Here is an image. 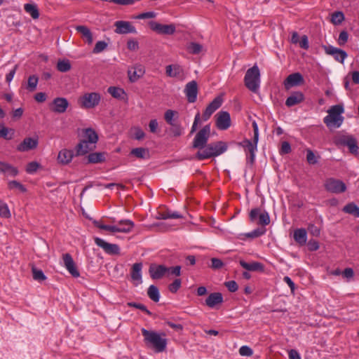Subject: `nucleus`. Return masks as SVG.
<instances>
[{
  "label": "nucleus",
  "mask_w": 359,
  "mask_h": 359,
  "mask_svg": "<svg viewBox=\"0 0 359 359\" xmlns=\"http://www.w3.org/2000/svg\"><path fill=\"white\" fill-rule=\"evenodd\" d=\"M141 332L145 343L151 344L156 352L160 353L165 350L167 339L165 333L159 334L154 331L147 330L145 328H142Z\"/></svg>",
  "instance_id": "obj_1"
},
{
  "label": "nucleus",
  "mask_w": 359,
  "mask_h": 359,
  "mask_svg": "<svg viewBox=\"0 0 359 359\" xmlns=\"http://www.w3.org/2000/svg\"><path fill=\"white\" fill-rule=\"evenodd\" d=\"M244 83L246 88L252 93L258 92L260 86V72L257 65H255L247 70Z\"/></svg>",
  "instance_id": "obj_2"
},
{
  "label": "nucleus",
  "mask_w": 359,
  "mask_h": 359,
  "mask_svg": "<svg viewBox=\"0 0 359 359\" xmlns=\"http://www.w3.org/2000/svg\"><path fill=\"white\" fill-rule=\"evenodd\" d=\"M327 112L328 115L323 119L324 123L329 128H339L344 121V118L341 116L344 112L343 107L339 104L332 106Z\"/></svg>",
  "instance_id": "obj_3"
},
{
  "label": "nucleus",
  "mask_w": 359,
  "mask_h": 359,
  "mask_svg": "<svg viewBox=\"0 0 359 359\" xmlns=\"http://www.w3.org/2000/svg\"><path fill=\"white\" fill-rule=\"evenodd\" d=\"M210 136V126L206 125L201 128L196 135L192 147L202 149L207 145L208 140Z\"/></svg>",
  "instance_id": "obj_4"
},
{
  "label": "nucleus",
  "mask_w": 359,
  "mask_h": 359,
  "mask_svg": "<svg viewBox=\"0 0 359 359\" xmlns=\"http://www.w3.org/2000/svg\"><path fill=\"white\" fill-rule=\"evenodd\" d=\"M100 95L97 93H85L80 98V105L83 108L91 109L98 105L100 102Z\"/></svg>",
  "instance_id": "obj_5"
},
{
  "label": "nucleus",
  "mask_w": 359,
  "mask_h": 359,
  "mask_svg": "<svg viewBox=\"0 0 359 359\" xmlns=\"http://www.w3.org/2000/svg\"><path fill=\"white\" fill-rule=\"evenodd\" d=\"M324 187L326 191L334 194L343 193L346 190V184L342 181L334 178L326 180Z\"/></svg>",
  "instance_id": "obj_6"
},
{
  "label": "nucleus",
  "mask_w": 359,
  "mask_h": 359,
  "mask_svg": "<svg viewBox=\"0 0 359 359\" xmlns=\"http://www.w3.org/2000/svg\"><path fill=\"white\" fill-rule=\"evenodd\" d=\"M95 244L101 248L107 254L111 255H118L120 254V248L117 244H112L106 242L102 238H95Z\"/></svg>",
  "instance_id": "obj_7"
},
{
  "label": "nucleus",
  "mask_w": 359,
  "mask_h": 359,
  "mask_svg": "<svg viewBox=\"0 0 359 359\" xmlns=\"http://www.w3.org/2000/svg\"><path fill=\"white\" fill-rule=\"evenodd\" d=\"M151 29L160 34H173L175 32L176 27L173 24L162 25L155 21L149 22Z\"/></svg>",
  "instance_id": "obj_8"
},
{
  "label": "nucleus",
  "mask_w": 359,
  "mask_h": 359,
  "mask_svg": "<svg viewBox=\"0 0 359 359\" xmlns=\"http://www.w3.org/2000/svg\"><path fill=\"white\" fill-rule=\"evenodd\" d=\"M216 126L218 129L224 130L231 126L230 114L227 111H222L216 114Z\"/></svg>",
  "instance_id": "obj_9"
},
{
  "label": "nucleus",
  "mask_w": 359,
  "mask_h": 359,
  "mask_svg": "<svg viewBox=\"0 0 359 359\" xmlns=\"http://www.w3.org/2000/svg\"><path fill=\"white\" fill-rule=\"evenodd\" d=\"M69 104V102L66 98L56 97L53 100L50 109L55 113L62 114L67 111Z\"/></svg>",
  "instance_id": "obj_10"
},
{
  "label": "nucleus",
  "mask_w": 359,
  "mask_h": 359,
  "mask_svg": "<svg viewBox=\"0 0 359 359\" xmlns=\"http://www.w3.org/2000/svg\"><path fill=\"white\" fill-rule=\"evenodd\" d=\"M62 259L64 266L69 273L74 278H78L80 276L79 271L77 269L76 264L73 260L72 257L69 253L62 255Z\"/></svg>",
  "instance_id": "obj_11"
},
{
  "label": "nucleus",
  "mask_w": 359,
  "mask_h": 359,
  "mask_svg": "<svg viewBox=\"0 0 359 359\" xmlns=\"http://www.w3.org/2000/svg\"><path fill=\"white\" fill-rule=\"evenodd\" d=\"M323 48L326 54L333 56L335 60L341 63H344V60L347 57V53L341 49L332 46H323Z\"/></svg>",
  "instance_id": "obj_12"
},
{
  "label": "nucleus",
  "mask_w": 359,
  "mask_h": 359,
  "mask_svg": "<svg viewBox=\"0 0 359 359\" xmlns=\"http://www.w3.org/2000/svg\"><path fill=\"white\" fill-rule=\"evenodd\" d=\"M184 93L189 102H195L198 95V85L196 81H191L187 83L184 88Z\"/></svg>",
  "instance_id": "obj_13"
},
{
  "label": "nucleus",
  "mask_w": 359,
  "mask_h": 359,
  "mask_svg": "<svg viewBox=\"0 0 359 359\" xmlns=\"http://www.w3.org/2000/svg\"><path fill=\"white\" fill-rule=\"evenodd\" d=\"M39 144L38 138L26 137L23 141L17 146L16 149L20 152L28 151L34 149Z\"/></svg>",
  "instance_id": "obj_14"
},
{
  "label": "nucleus",
  "mask_w": 359,
  "mask_h": 359,
  "mask_svg": "<svg viewBox=\"0 0 359 359\" xmlns=\"http://www.w3.org/2000/svg\"><path fill=\"white\" fill-rule=\"evenodd\" d=\"M114 25L116 27L115 32L116 34H126L136 32L135 27L128 21H116Z\"/></svg>",
  "instance_id": "obj_15"
},
{
  "label": "nucleus",
  "mask_w": 359,
  "mask_h": 359,
  "mask_svg": "<svg viewBox=\"0 0 359 359\" xmlns=\"http://www.w3.org/2000/svg\"><path fill=\"white\" fill-rule=\"evenodd\" d=\"M169 271V269L164 265H155L151 264L149 267V272L150 276L154 280H158L163 278L167 272Z\"/></svg>",
  "instance_id": "obj_16"
},
{
  "label": "nucleus",
  "mask_w": 359,
  "mask_h": 359,
  "mask_svg": "<svg viewBox=\"0 0 359 359\" xmlns=\"http://www.w3.org/2000/svg\"><path fill=\"white\" fill-rule=\"evenodd\" d=\"M222 103V99L219 97H216L206 107L205 109L203 118L204 121H207L211 116V115L220 107Z\"/></svg>",
  "instance_id": "obj_17"
},
{
  "label": "nucleus",
  "mask_w": 359,
  "mask_h": 359,
  "mask_svg": "<svg viewBox=\"0 0 359 359\" xmlns=\"http://www.w3.org/2000/svg\"><path fill=\"white\" fill-rule=\"evenodd\" d=\"M166 75L169 77L177 78L182 80L184 78L183 68L177 64L170 65L165 67Z\"/></svg>",
  "instance_id": "obj_18"
},
{
  "label": "nucleus",
  "mask_w": 359,
  "mask_h": 359,
  "mask_svg": "<svg viewBox=\"0 0 359 359\" xmlns=\"http://www.w3.org/2000/svg\"><path fill=\"white\" fill-rule=\"evenodd\" d=\"M304 83V78L300 73H293L290 74L284 81V86L286 89L297 86Z\"/></svg>",
  "instance_id": "obj_19"
},
{
  "label": "nucleus",
  "mask_w": 359,
  "mask_h": 359,
  "mask_svg": "<svg viewBox=\"0 0 359 359\" xmlns=\"http://www.w3.org/2000/svg\"><path fill=\"white\" fill-rule=\"evenodd\" d=\"M337 143L347 146L352 154H357L358 147L356 140L352 136H343L337 140Z\"/></svg>",
  "instance_id": "obj_20"
},
{
  "label": "nucleus",
  "mask_w": 359,
  "mask_h": 359,
  "mask_svg": "<svg viewBox=\"0 0 359 359\" xmlns=\"http://www.w3.org/2000/svg\"><path fill=\"white\" fill-rule=\"evenodd\" d=\"M145 70L142 65H135L130 68L128 71V78L131 82L137 81L140 78L143 76Z\"/></svg>",
  "instance_id": "obj_21"
},
{
  "label": "nucleus",
  "mask_w": 359,
  "mask_h": 359,
  "mask_svg": "<svg viewBox=\"0 0 359 359\" xmlns=\"http://www.w3.org/2000/svg\"><path fill=\"white\" fill-rule=\"evenodd\" d=\"M257 142L253 138V141L245 139L243 142L239 143V145L245 149V151H248L250 156V163H253L255 157V151H257Z\"/></svg>",
  "instance_id": "obj_22"
},
{
  "label": "nucleus",
  "mask_w": 359,
  "mask_h": 359,
  "mask_svg": "<svg viewBox=\"0 0 359 359\" xmlns=\"http://www.w3.org/2000/svg\"><path fill=\"white\" fill-rule=\"evenodd\" d=\"M142 264L141 262L135 263L131 268L130 277L135 285L142 283Z\"/></svg>",
  "instance_id": "obj_23"
},
{
  "label": "nucleus",
  "mask_w": 359,
  "mask_h": 359,
  "mask_svg": "<svg viewBox=\"0 0 359 359\" xmlns=\"http://www.w3.org/2000/svg\"><path fill=\"white\" fill-rule=\"evenodd\" d=\"M207 146L208 147V150L212 154V157L217 156L223 154L227 149L226 143L222 141L212 142L207 144Z\"/></svg>",
  "instance_id": "obj_24"
},
{
  "label": "nucleus",
  "mask_w": 359,
  "mask_h": 359,
  "mask_svg": "<svg viewBox=\"0 0 359 359\" xmlns=\"http://www.w3.org/2000/svg\"><path fill=\"white\" fill-rule=\"evenodd\" d=\"M304 100V94L300 91H295L287 98L285 105L288 107L294 106L302 102Z\"/></svg>",
  "instance_id": "obj_25"
},
{
  "label": "nucleus",
  "mask_w": 359,
  "mask_h": 359,
  "mask_svg": "<svg viewBox=\"0 0 359 359\" xmlns=\"http://www.w3.org/2000/svg\"><path fill=\"white\" fill-rule=\"evenodd\" d=\"M223 296L220 292H213L205 299V304L210 308H214L223 302Z\"/></svg>",
  "instance_id": "obj_26"
},
{
  "label": "nucleus",
  "mask_w": 359,
  "mask_h": 359,
  "mask_svg": "<svg viewBox=\"0 0 359 359\" xmlns=\"http://www.w3.org/2000/svg\"><path fill=\"white\" fill-rule=\"evenodd\" d=\"M76 30L81 34V38L88 43L91 44L93 41V34L90 29L85 25H78Z\"/></svg>",
  "instance_id": "obj_27"
},
{
  "label": "nucleus",
  "mask_w": 359,
  "mask_h": 359,
  "mask_svg": "<svg viewBox=\"0 0 359 359\" xmlns=\"http://www.w3.org/2000/svg\"><path fill=\"white\" fill-rule=\"evenodd\" d=\"M74 156V151L72 150L63 149L59 151L57 156L58 163L62 165L69 163Z\"/></svg>",
  "instance_id": "obj_28"
},
{
  "label": "nucleus",
  "mask_w": 359,
  "mask_h": 359,
  "mask_svg": "<svg viewBox=\"0 0 359 359\" xmlns=\"http://www.w3.org/2000/svg\"><path fill=\"white\" fill-rule=\"evenodd\" d=\"M0 173L7 176L15 177L18 174L17 168L12 165L0 161Z\"/></svg>",
  "instance_id": "obj_29"
},
{
  "label": "nucleus",
  "mask_w": 359,
  "mask_h": 359,
  "mask_svg": "<svg viewBox=\"0 0 359 359\" xmlns=\"http://www.w3.org/2000/svg\"><path fill=\"white\" fill-rule=\"evenodd\" d=\"M93 149L92 144L87 142L86 140H81L76 147V156H83L88 153L89 151Z\"/></svg>",
  "instance_id": "obj_30"
},
{
  "label": "nucleus",
  "mask_w": 359,
  "mask_h": 359,
  "mask_svg": "<svg viewBox=\"0 0 359 359\" xmlns=\"http://www.w3.org/2000/svg\"><path fill=\"white\" fill-rule=\"evenodd\" d=\"M240 264L243 268L248 271L261 272L264 271V264L258 262H252L250 263H248L243 260H241Z\"/></svg>",
  "instance_id": "obj_31"
},
{
  "label": "nucleus",
  "mask_w": 359,
  "mask_h": 359,
  "mask_svg": "<svg viewBox=\"0 0 359 359\" xmlns=\"http://www.w3.org/2000/svg\"><path fill=\"white\" fill-rule=\"evenodd\" d=\"M106 153L95 152L90 153L87 156V163H99L105 161Z\"/></svg>",
  "instance_id": "obj_32"
},
{
  "label": "nucleus",
  "mask_w": 359,
  "mask_h": 359,
  "mask_svg": "<svg viewBox=\"0 0 359 359\" xmlns=\"http://www.w3.org/2000/svg\"><path fill=\"white\" fill-rule=\"evenodd\" d=\"M107 91L114 98L121 100H125L127 99V95L126 92L121 88L111 86L108 88Z\"/></svg>",
  "instance_id": "obj_33"
},
{
  "label": "nucleus",
  "mask_w": 359,
  "mask_h": 359,
  "mask_svg": "<svg viewBox=\"0 0 359 359\" xmlns=\"http://www.w3.org/2000/svg\"><path fill=\"white\" fill-rule=\"evenodd\" d=\"M130 154L140 159H148L150 157L149 149L143 147L133 149Z\"/></svg>",
  "instance_id": "obj_34"
},
{
  "label": "nucleus",
  "mask_w": 359,
  "mask_h": 359,
  "mask_svg": "<svg viewBox=\"0 0 359 359\" xmlns=\"http://www.w3.org/2000/svg\"><path fill=\"white\" fill-rule=\"evenodd\" d=\"M118 229L120 231H118V232L121 233H128L131 231L133 228L134 227L135 224L133 222L129 219H123L118 222Z\"/></svg>",
  "instance_id": "obj_35"
},
{
  "label": "nucleus",
  "mask_w": 359,
  "mask_h": 359,
  "mask_svg": "<svg viewBox=\"0 0 359 359\" xmlns=\"http://www.w3.org/2000/svg\"><path fill=\"white\" fill-rule=\"evenodd\" d=\"M306 231L304 229H298L294 232V239L301 245H304L306 243Z\"/></svg>",
  "instance_id": "obj_36"
},
{
  "label": "nucleus",
  "mask_w": 359,
  "mask_h": 359,
  "mask_svg": "<svg viewBox=\"0 0 359 359\" xmlns=\"http://www.w3.org/2000/svg\"><path fill=\"white\" fill-rule=\"evenodd\" d=\"M342 210L349 215H353L355 217H359V207L354 203H349L346 205Z\"/></svg>",
  "instance_id": "obj_37"
},
{
  "label": "nucleus",
  "mask_w": 359,
  "mask_h": 359,
  "mask_svg": "<svg viewBox=\"0 0 359 359\" xmlns=\"http://www.w3.org/2000/svg\"><path fill=\"white\" fill-rule=\"evenodd\" d=\"M177 118L178 112L172 109H168L164 114L165 121L170 126L175 124V121Z\"/></svg>",
  "instance_id": "obj_38"
},
{
  "label": "nucleus",
  "mask_w": 359,
  "mask_h": 359,
  "mask_svg": "<svg viewBox=\"0 0 359 359\" xmlns=\"http://www.w3.org/2000/svg\"><path fill=\"white\" fill-rule=\"evenodd\" d=\"M90 144H95L98 140L97 134L91 128H87L85 130L84 139Z\"/></svg>",
  "instance_id": "obj_39"
},
{
  "label": "nucleus",
  "mask_w": 359,
  "mask_h": 359,
  "mask_svg": "<svg viewBox=\"0 0 359 359\" xmlns=\"http://www.w3.org/2000/svg\"><path fill=\"white\" fill-rule=\"evenodd\" d=\"M25 11L29 13L33 19H38L39 12L36 5L32 4H26L24 6Z\"/></svg>",
  "instance_id": "obj_40"
},
{
  "label": "nucleus",
  "mask_w": 359,
  "mask_h": 359,
  "mask_svg": "<svg viewBox=\"0 0 359 359\" xmlns=\"http://www.w3.org/2000/svg\"><path fill=\"white\" fill-rule=\"evenodd\" d=\"M72 68L71 63L69 60H59L57 63V69L60 72H67Z\"/></svg>",
  "instance_id": "obj_41"
},
{
  "label": "nucleus",
  "mask_w": 359,
  "mask_h": 359,
  "mask_svg": "<svg viewBox=\"0 0 359 359\" xmlns=\"http://www.w3.org/2000/svg\"><path fill=\"white\" fill-rule=\"evenodd\" d=\"M182 216L177 212H170L169 210L163 212H160L157 219H179Z\"/></svg>",
  "instance_id": "obj_42"
},
{
  "label": "nucleus",
  "mask_w": 359,
  "mask_h": 359,
  "mask_svg": "<svg viewBox=\"0 0 359 359\" xmlns=\"http://www.w3.org/2000/svg\"><path fill=\"white\" fill-rule=\"evenodd\" d=\"M147 294L149 297L154 302H158L160 299L158 289L156 286L151 285L149 287Z\"/></svg>",
  "instance_id": "obj_43"
},
{
  "label": "nucleus",
  "mask_w": 359,
  "mask_h": 359,
  "mask_svg": "<svg viewBox=\"0 0 359 359\" xmlns=\"http://www.w3.org/2000/svg\"><path fill=\"white\" fill-rule=\"evenodd\" d=\"M93 224L100 229L108 231L112 233H116L118 232V231H120L119 229H118V226L116 225H105L102 224L100 222L96 220L93 222Z\"/></svg>",
  "instance_id": "obj_44"
},
{
  "label": "nucleus",
  "mask_w": 359,
  "mask_h": 359,
  "mask_svg": "<svg viewBox=\"0 0 359 359\" xmlns=\"http://www.w3.org/2000/svg\"><path fill=\"white\" fill-rule=\"evenodd\" d=\"M211 157H212V154L208 150V147L207 145H205V147L203 149H199L196 154V158L200 161L210 158Z\"/></svg>",
  "instance_id": "obj_45"
},
{
  "label": "nucleus",
  "mask_w": 359,
  "mask_h": 359,
  "mask_svg": "<svg viewBox=\"0 0 359 359\" xmlns=\"http://www.w3.org/2000/svg\"><path fill=\"white\" fill-rule=\"evenodd\" d=\"M306 151V161L310 165H315L318 162V160L320 158L319 155H316L314 152L310 149H307Z\"/></svg>",
  "instance_id": "obj_46"
},
{
  "label": "nucleus",
  "mask_w": 359,
  "mask_h": 359,
  "mask_svg": "<svg viewBox=\"0 0 359 359\" xmlns=\"http://www.w3.org/2000/svg\"><path fill=\"white\" fill-rule=\"evenodd\" d=\"M38 81L39 78L37 76L32 75L29 76L27 80V89L30 92L34 91L36 89Z\"/></svg>",
  "instance_id": "obj_47"
},
{
  "label": "nucleus",
  "mask_w": 359,
  "mask_h": 359,
  "mask_svg": "<svg viewBox=\"0 0 359 359\" xmlns=\"http://www.w3.org/2000/svg\"><path fill=\"white\" fill-rule=\"evenodd\" d=\"M32 271L33 278L35 280L41 282L46 279V276L44 275L43 272L41 269H38L34 266H32Z\"/></svg>",
  "instance_id": "obj_48"
},
{
  "label": "nucleus",
  "mask_w": 359,
  "mask_h": 359,
  "mask_svg": "<svg viewBox=\"0 0 359 359\" xmlns=\"http://www.w3.org/2000/svg\"><path fill=\"white\" fill-rule=\"evenodd\" d=\"M344 15L341 11L334 12L332 15L331 21L334 25H339L344 21Z\"/></svg>",
  "instance_id": "obj_49"
},
{
  "label": "nucleus",
  "mask_w": 359,
  "mask_h": 359,
  "mask_svg": "<svg viewBox=\"0 0 359 359\" xmlns=\"http://www.w3.org/2000/svg\"><path fill=\"white\" fill-rule=\"evenodd\" d=\"M187 49L192 54H198L202 51L203 46L198 43L192 42L188 46Z\"/></svg>",
  "instance_id": "obj_50"
},
{
  "label": "nucleus",
  "mask_w": 359,
  "mask_h": 359,
  "mask_svg": "<svg viewBox=\"0 0 359 359\" xmlns=\"http://www.w3.org/2000/svg\"><path fill=\"white\" fill-rule=\"evenodd\" d=\"M8 187L10 189H18L22 193L27 191L25 187L15 180L10 181L8 184Z\"/></svg>",
  "instance_id": "obj_51"
},
{
  "label": "nucleus",
  "mask_w": 359,
  "mask_h": 359,
  "mask_svg": "<svg viewBox=\"0 0 359 359\" xmlns=\"http://www.w3.org/2000/svg\"><path fill=\"white\" fill-rule=\"evenodd\" d=\"M11 217V212L8 205L0 201V217L9 218Z\"/></svg>",
  "instance_id": "obj_52"
},
{
  "label": "nucleus",
  "mask_w": 359,
  "mask_h": 359,
  "mask_svg": "<svg viewBox=\"0 0 359 359\" xmlns=\"http://www.w3.org/2000/svg\"><path fill=\"white\" fill-rule=\"evenodd\" d=\"M270 223V217L267 212H260L258 224L262 226L268 225Z\"/></svg>",
  "instance_id": "obj_53"
},
{
  "label": "nucleus",
  "mask_w": 359,
  "mask_h": 359,
  "mask_svg": "<svg viewBox=\"0 0 359 359\" xmlns=\"http://www.w3.org/2000/svg\"><path fill=\"white\" fill-rule=\"evenodd\" d=\"M171 128L170 129V133L174 137H179L182 134L183 128L178 123H175L174 125L170 126Z\"/></svg>",
  "instance_id": "obj_54"
},
{
  "label": "nucleus",
  "mask_w": 359,
  "mask_h": 359,
  "mask_svg": "<svg viewBox=\"0 0 359 359\" xmlns=\"http://www.w3.org/2000/svg\"><path fill=\"white\" fill-rule=\"evenodd\" d=\"M107 47V43L104 41H99L95 43V46L93 50V53H100L104 50Z\"/></svg>",
  "instance_id": "obj_55"
},
{
  "label": "nucleus",
  "mask_w": 359,
  "mask_h": 359,
  "mask_svg": "<svg viewBox=\"0 0 359 359\" xmlns=\"http://www.w3.org/2000/svg\"><path fill=\"white\" fill-rule=\"evenodd\" d=\"M182 284L181 279L177 278L175 279L171 284L168 286V290L172 293H176L177 290L180 288Z\"/></svg>",
  "instance_id": "obj_56"
},
{
  "label": "nucleus",
  "mask_w": 359,
  "mask_h": 359,
  "mask_svg": "<svg viewBox=\"0 0 359 359\" xmlns=\"http://www.w3.org/2000/svg\"><path fill=\"white\" fill-rule=\"evenodd\" d=\"M210 261H211L210 268L213 270H219V269H222L224 265L223 262L220 259H218V258H212L210 259Z\"/></svg>",
  "instance_id": "obj_57"
},
{
  "label": "nucleus",
  "mask_w": 359,
  "mask_h": 359,
  "mask_svg": "<svg viewBox=\"0 0 359 359\" xmlns=\"http://www.w3.org/2000/svg\"><path fill=\"white\" fill-rule=\"evenodd\" d=\"M132 130L133 131V137L135 140H140L144 137V132L140 128L135 127Z\"/></svg>",
  "instance_id": "obj_58"
},
{
  "label": "nucleus",
  "mask_w": 359,
  "mask_h": 359,
  "mask_svg": "<svg viewBox=\"0 0 359 359\" xmlns=\"http://www.w3.org/2000/svg\"><path fill=\"white\" fill-rule=\"evenodd\" d=\"M128 306L130 307H134V308L138 309L145 312L147 315H149V316L151 315V312L149 311L144 304L135 303V302H130V303H128Z\"/></svg>",
  "instance_id": "obj_59"
},
{
  "label": "nucleus",
  "mask_w": 359,
  "mask_h": 359,
  "mask_svg": "<svg viewBox=\"0 0 359 359\" xmlns=\"http://www.w3.org/2000/svg\"><path fill=\"white\" fill-rule=\"evenodd\" d=\"M239 353L242 356H251L253 354L252 349L248 346H243L239 348Z\"/></svg>",
  "instance_id": "obj_60"
},
{
  "label": "nucleus",
  "mask_w": 359,
  "mask_h": 359,
  "mask_svg": "<svg viewBox=\"0 0 359 359\" xmlns=\"http://www.w3.org/2000/svg\"><path fill=\"white\" fill-rule=\"evenodd\" d=\"M39 167V164L37 162L32 161L29 163L26 167V172L28 173L35 172Z\"/></svg>",
  "instance_id": "obj_61"
},
{
  "label": "nucleus",
  "mask_w": 359,
  "mask_h": 359,
  "mask_svg": "<svg viewBox=\"0 0 359 359\" xmlns=\"http://www.w3.org/2000/svg\"><path fill=\"white\" fill-rule=\"evenodd\" d=\"M348 39V34L346 31H342L340 32L339 39H338V43L340 46L344 45Z\"/></svg>",
  "instance_id": "obj_62"
},
{
  "label": "nucleus",
  "mask_w": 359,
  "mask_h": 359,
  "mask_svg": "<svg viewBox=\"0 0 359 359\" xmlns=\"http://www.w3.org/2000/svg\"><path fill=\"white\" fill-rule=\"evenodd\" d=\"M308 231L313 236H319L320 233V229L316 225L311 224L308 226Z\"/></svg>",
  "instance_id": "obj_63"
},
{
  "label": "nucleus",
  "mask_w": 359,
  "mask_h": 359,
  "mask_svg": "<svg viewBox=\"0 0 359 359\" xmlns=\"http://www.w3.org/2000/svg\"><path fill=\"white\" fill-rule=\"evenodd\" d=\"M225 286L227 287L229 291L234 292L237 291L238 287V284L234 280H230L224 283Z\"/></svg>",
  "instance_id": "obj_64"
}]
</instances>
